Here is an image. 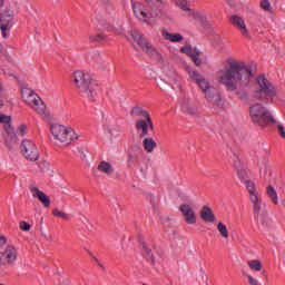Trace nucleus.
I'll return each instance as SVG.
<instances>
[{
    "instance_id": "f257e3e1",
    "label": "nucleus",
    "mask_w": 285,
    "mask_h": 285,
    "mask_svg": "<svg viewBox=\"0 0 285 285\" xmlns=\"http://www.w3.org/2000/svg\"><path fill=\"white\" fill-rule=\"evenodd\" d=\"M253 79V67L239 62L233 61L229 63L223 75L219 76V83L225 86L229 92H235L237 88H247Z\"/></svg>"
},
{
    "instance_id": "f03ea898",
    "label": "nucleus",
    "mask_w": 285,
    "mask_h": 285,
    "mask_svg": "<svg viewBox=\"0 0 285 285\" xmlns=\"http://www.w3.org/2000/svg\"><path fill=\"white\" fill-rule=\"evenodd\" d=\"M164 8H166L164 0H146V6L141 2L132 3L135 17H137L139 21L147 23V26H155L154 19L164 14Z\"/></svg>"
},
{
    "instance_id": "7ed1b4c3",
    "label": "nucleus",
    "mask_w": 285,
    "mask_h": 285,
    "mask_svg": "<svg viewBox=\"0 0 285 285\" xmlns=\"http://www.w3.org/2000/svg\"><path fill=\"white\" fill-rule=\"evenodd\" d=\"M73 81L81 97H86L90 101H95V97H97V85H95L90 78H86V73L83 71H75Z\"/></svg>"
},
{
    "instance_id": "20e7f679",
    "label": "nucleus",
    "mask_w": 285,
    "mask_h": 285,
    "mask_svg": "<svg viewBox=\"0 0 285 285\" xmlns=\"http://www.w3.org/2000/svg\"><path fill=\"white\" fill-rule=\"evenodd\" d=\"M258 89L254 91L253 97L257 101H266V99H273L277 96V88L265 75H259L256 78Z\"/></svg>"
},
{
    "instance_id": "39448f33",
    "label": "nucleus",
    "mask_w": 285,
    "mask_h": 285,
    "mask_svg": "<svg viewBox=\"0 0 285 285\" xmlns=\"http://www.w3.org/2000/svg\"><path fill=\"white\" fill-rule=\"evenodd\" d=\"M244 184L249 196L254 218L258 217L259 215H264V213H266V203H264L262 195L259 194V191H257L255 183H253L252 180H245Z\"/></svg>"
},
{
    "instance_id": "423d86ee",
    "label": "nucleus",
    "mask_w": 285,
    "mask_h": 285,
    "mask_svg": "<svg viewBox=\"0 0 285 285\" xmlns=\"http://www.w3.org/2000/svg\"><path fill=\"white\" fill-rule=\"evenodd\" d=\"M21 97L22 101L27 104V106H30L37 115H40V117H43L46 115V102L35 92L32 89L24 88L21 90Z\"/></svg>"
},
{
    "instance_id": "0eeeda50",
    "label": "nucleus",
    "mask_w": 285,
    "mask_h": 285,
    "mask_svg": "<svg viewBox=\"0 0 285 285\" xmlns=\"http://www.w3.org/2000/svg\"><path fill=\"white\" fill-rule=\"evenodd\" d=\"M249 115L252 120L257 124V126H268V124H276L273 114H271V111L261 104L252 106L249 108Z\"/></svg>"
},
{
    "instance_id": "6e6552de",
    "label": "nucleus",
    "mask_w": 285,
    "mask_h": 285,
    "mask_svg": "<svg viewBox=\"0 0 285 285\" xmlns=\"http://www.w3.org/2000/svg\"><path fill=\"white\" fill-rule=\"evenodd\" d=\"M131 38L148 55L149 57H153V59H156V61H159L160 63H164V57L160 55V52L148 42L144 36L140 35L139 31L132 30L130 31Z\"/></svg>"
},
{
    "instance_id": "1a4fd4ad",
    "label": "nucleus",
    "mask_w": 285,
    "mask_h": 285,
    "mask_svg": "<svg viewBox=\"0 0 285 285\" xmlns=\"http://www.w3.org/2000/svg\"><path fill=\"white\" fill-rule=\"evenodd\" d=\"M51 135L62 144H72V141L79 139V135H77L75 129L59 124L51 126Z\"/></svg>"
},
{
    "instance_id": "9d476101",
    "label": "nucleus",
    "mask_w": 285,
    "mask_h": 285,
    "mask_svg": "<svg viewBox=\"0 0 285 285\" xmlns=\"http://www.w3.org/2000/svg\"><path fill=\"white\" fill-rule=\"evenodd\" d=\"M20 153L27 161H39V148L31 139H23L20 144Z\"/></svg>"
},
{
    "instance_id": "9b49d317",
    "label": "nucleus",
    "mask_w": 285,
    "mask_h": 285,
    "mask_svg": "<svg viewBox=\"0 0 285 285\" xmlns=\"http://www.w3.org/2000/svg\"><path fill=\"white\" fill-rule=\"evenodd\" d=\"M12 21H14V9H12V7H7L0 13V30L2 32V39H8V37H10Z\"/></svg>"
},
{
    "instance_id": "f8f14e48",
    "label": "nucleus",
    "mask_w": 285,
    "mask_h": 285,
    "mask_svg": "<svg viewBox=\"0 0 285 285\" xmlns=\"http://www.w3.org/2000/svg\"><path fill=\"white\" fill-rule=\"evenodd\" d=\"M17 257H19L17 247L12 244L6 245L0 252V264L2 266H12L17 262Z\"/></svg>"
},
{
    "instance_id": "ddd939ff",
    "label": "nucleus",
    "mask_w": 285,
    "mask_h": 285,
    "mask_svg": "<svg viewBox=\"0 0 285 285\" xmlns=\"http://www.w3.org/2000/svg\"><path fill=\"white\" fill-rule=\"evenodd\" d=\"M136 130L138 132L139 139L148 137L149 130H155V125L153 124V118L148 117L145 119H139L136 121Z\"/></svg>"
},
{
    "instance_id": "4468645a",
    "label": "nucleus",
    "mask_w": 285,
    "mask_h": 285,
    "mask_svg": "<svg viewBox=\"0 0 285 285\" xmlns=\"http://www.w3.org/2000/svg\"><path fill=\"white\" fill-rule=\"evenodd\" d=\"M187 72H188L190 79H193V81H195V83H197V86L200 88V90L203 92H206L207 89L213 87V86H210V82H208L204 78V76H202V73H199L197 70L187 68Z\"/></svg>"
},
{
    "instance_id": "2eb2a0df",
    "label": "nucleus",
    "mask_w": 285,
    "mask_h": 285,
    "mask_svg": "<svg viewBox=\"0 0 285 285\" xmlns=\"http://www.w3.org/2000/svg\"><path fill=\"white\" fill-rule=\"evenodd\" d=\"M229 23H232V26L236 28V30H238L243 37L249 36L248 28L246 27V21L244 20V18L237 14H233L229 17Z\"/></svg>"
},
{
    "instance_id": "dca6fc26",
    "label": "nucleus",
    "mask_w": 285,
    "mask_h": 285,
    "mask_svg": "<svg viewBox=\"0 0 285 285\" xmlns=\"http://www.w3.org/2000/svg\"><path fill=\"white\" fill-rule=\"evenodd\" d=\"M180 52H183V55H188L191 61H194L195 66H202V59H199V57H202V51H199L197 48L186 45L180 48Z\"/></svg>"
},
{
    "instance_id": "f3484780",
    "label": "nucleus",
    "mask_w": 285,
    "mask_h": 285,
    "mask_svg": "<svg viewBox=\"0 0 285 285\" xmlns=\"http://www.w3.org/2000/svg\"><path fill=\"white\" fill-rule=\"evenodd\" d=\"M180 213L185 217L187 224H197V216H195V210L190 205L183 204L179 207Z\"/></svg>"
},
{
    "instance_id": "a211bd4d",
    "label": "nucleus",
    "mask_w": 285,
    "mask_h": 285,
    "mask_svg": "<svg viewBox=\"0 0 285 285\" xmlns=\"http://www.w3.org/2000/svg\"><path fill=\"white\" fill-rule=\"evenodd\" d=\"M203 92L205 95V99H207L209 104H213V106H219L222 101V96L219 95V91H217L215 87L212 86Z\"/></svg>"
},
{
    "instance_id": "6ab92c4d",
    "label": "nucleus",
    "mask_w": 285,
    "mask_h": 285,
    "mask_svg": "<svg viewBox=\"0 0 285 285\" xmlns=\"http://www.w3.org/2000/svg\"><path fill=\"white\" fill-rule=\"evenodd\" d=\"M10 121H12V118L10 116L0 114V124H4V130L8 137L17 141V134H14V128H12V125H10Z\"/></svg>"
},
{
    "instance_id": "aec40b11",
    "label": "nucleus",
    "mask_w": 285,
    "mask_h": 285,
    "mask_svg": "<svg viewBox=\"0 0 285 285\" xmlns=\"http://www.w3.org/2000/svg\"><path fill=\"white\" fill-rule=\"evenodd\" d=\"M30 191L32 193L33 197L40 200L45 208H50V197H48L46 193L39 190V188L37 187H32Z\"/></svg>"
},
{
    "instance_id": "412c9836",
    "label": "nucleus",
    "mask_w": 285,
    "mask_h": 285,
    "mask_svg": "<svg viewBox=\"0 0 285 285\" xmlns=\"http://www.w3.org/2000/svg\"><path fill=\"white\" fill-rule=\"evenodd\" d=\"M254 219H256L258 226H262V228H271L273 226V218L268 216V212L254 217Z\"/></svg>"
},
{
    "instance_id": "4be33fe9",
    "label": "nucleus",
    "mask_w": 285,
    "mask_h": 285,
    "mask_svg": "<svg viewBox=\"0 0 285 285\" xmlns=\"http://www.w3.org/2000/svg\"><path fill=\"white\" fill-rule=\"evenodd\" d=\"M200 218L203 219V222L213 224V222H215L216 217L215 214L213 213V209H210V207L208 206H203L202 210H200Z\"/></svg>"
},
{
    "instance_id": "5701e85b",
    "label": "nucleus",
    "mask_w": 285,
    "mask_h": 285,
    "mask_svg": "<svg viewBox=\"0 0 285 285\" xmlns=\"http://www.w3.org/2000/svg\"><path fill=\"white\" fill-rule=\"evenodd\" d=\"M161 35L166 41H170L171 43H180V41H184V36H181V33H170L163 30Z\"/></svg>"
},
{
    "instance_id": "b1692460",
    "label": "nucleus",
    "mask_w": 285,
    "mask_h": 285,
    "mask_svg": "<svg viewBox=\"0 0 285 285\" xmlns=\"http://www.w3.org/2000/svg\"><path fill=\"white\" fill-rule=\"evenodd\" d=\"M180 109L185 112V115H197V107H195V105H193V102L189 100H183Z\"/></svg>"
},
{
    "instance_id": "393cba45",
    "label": "nucleus",
    "mask_w": 285,
    "mask_h": 285,
    "mask_svg": "<svg viewBox=\"0 0 285 285\" xmlns=\"http://www.w3.org/2000/svg\"><path fill=\"white\" fill-rule=\"evenodd\" d=\"M142 147L144 150L147 151L148 154L155 153V148H157V141L155 139L147 137L142 140Z\"/></svg>"
},
{
    "instance_id": "a878e982",
    "label": "nucleus",
    "mask_w": 285,
    "mask_h": 285,
    "mask_svg": "<svg viewBox=\"0 0 285 285\" xmlns=\"http://www.w3.org/2000/svg\"><path fill=\"white\" fill-rule=\"evenodd\" d=\"M266 195L268 199H271V202L274 204V206H277V204H279V198L277 196V190L275 189V187L269 185L266 188Z\"/></svg>"
},
{
    "instance_id": "bb28decb",
    "label": "nucleus",
    "mask_w": 285,
    "mask_h": 285,
    "mask_svg": "<svg viewBox=\"0 0 285 285\" xmlns=\"http://www.w3.org/2000/svg\"><path fill=\"white\" fill-rule=\"evenodd\" d=\"M99 173H104V175H112L115 173V168H112V165L107 161H100L98 165Z\"/></svg>"
},
{
    "instance_id": "cd10ccee",
    "label": "nucleus",
    "mask_w": 285,
    "mask_h": 285,
    "mask_svg": "<svg viewBox=\"0 0 285 285\" xmlns=\"http://www.w3.org/2000/svg\"><path fill=\"white\" fill-rule=\"evenodd\" d=\"M130 115L134 117H142L144 119H148V117H150V114H148L146 110H144V108L139 106L134 107L130 111Z\"/></svg>"
},
{
    "instance_id": "c85d7f7f",
    "label": "nucleus",
    "mask_w": 285,
    "mask_h": 285,
    "mask_svg": "<svg viewBox=\"0 0 285 285\" xmlns=\"http://www.w3.org/2000/svg\"><path fill=\"white\" fill-rule=\"evenodd\" d=\"M142 253L147 259L155 262V256H153V249H150L149 246L145 243H142Z\"/></svg>"
},
{
    "instance_id": "c756f323",
    "label": "nucleus",
    "mask_w": 285,
    "mask_h": 285,
    "mask_svg": "<svg viewBox=\"0 0 285 285\" xmlns=\"http://www.w3.org/2000/svg\"><path fill=\"white\" fill-rule=\"evenodd\" d=\"M106 40V36L104 33H97L95 35H90L89 36V41H91L92 43H101V41Z\"/></svg>"
},
{
    "instance_id": "7c9ffc66",
    "label": "nucleus",
    "mask_w": 285,
    "mask_h": 285,
    "mask_svg": "<svg viewBox=\"0 0 285 285\" xmlns=\"http://www.w3.org/2000/svg\"><path fill=\"white\" fill-rule=\"evenodd\" d=\"M217 230H218L219 235H222L224 237V239H228V228L226 227V225L224 223H218Z\"/></svg>"
},
{
    "instance_id": "2f4dec72",
    "label": "nucleus",
    "mask_w": 285,
    "mask_h": 285,
    "mask_svg": "<svg viewBox=\"0 0 285 285\" xmlns=\"http://www.w3.org/2000/svg\"><path fill=\"white\" fill-rule=\"evenodd\" d=\"M247 265L249 266L250 271H256V273L262 271V262L259 261H248Z\"/></svg>"
},
{
    "instance_id": "473e14b6",
    "label": "nucleus",
    "mask_w": 285,
    "mask_h": 285,
    "mask_svg": "<svg viewBox=\"0 0 285 285\" xmlns=\"http://www.w3.org/2000/svg\"><path fill=\"white\" fill-rule=\"evenodd\" d=\"M52 215L53 217H60V219H70V216L68 214L57 208L52 210Z\"/></svg>"
},
{
    "instance_id": "72a5a7b5",
    "label": "nucleus",
    "mask_w": 285,
    "mask_h": 285,
    "mask_svg": "<svg viewBox=\"0 0 285 285\" xmlns=\"http://www.w3.org/2000/svg\"><path fill=\"white\" fill-rule=\"evenodd\" d=\"M27 132H28V126L20 125L18 127L17 134L20 135V137H24V135H27Z\"/></svg>"
},
{
    "instance_id": "f704fd0d",
    "label": "nucleus",
    "mask_w": 285,
    "mask_h": 285,
    "mask_svg": "<svg viewBox=\"0 0 285 285\" xmlns=\"http://www.w3.org/2000/svg\"><path fill=\"white\" fill-rule=\"evenodd\" d=\"M261 8H263V10H266L267 12H271V10H272L271 1L262 0L261 1Z\"/></svg>"
},
{
    "instance_id": "c9c22d12",
    "label": "nucleus",
    "mask_w": 285,
    "mask_h": 285,
    "mask_svg": "<svg viewBox=\"0 0 285 285\" xmlns=\"http://www.w3.org/2000/svg\"><path fill=\"white\" fill-rule=\"evenodd\" d=\"M177 6L179 7L180 10H184L185 12L190 10L188 8V2H186V0H181V1L177 2Z\"/></svg>"
},
{
    "instance_id": "e433bc0d",
    "label": "nucleus",
    "mask_w": 285,
    "mask_h": 285,
    "mask_svg": "<svg viewBox=\"0 0 285 285\" xmlns=\"http://www.w3.org/2000/svg\"><path fill=\"white\" fill-rule=\"evenodd\" d=\"M30 228H32V226L26 220L20 222V230H30Z\"/></svg>"
},
{
    "instance_id": "4c0bfd02",
    "label": "nucleus",
    "mask_w": 285,
    "mask_h": 285,
    "mask_svg": "<svg viewBox=\"0 0 285 285\" xmlns=\"http://www.w3.org/2000/svg\"><path fill=\"white\" fill-rule=\"evenodd\" d=\"M247 281L249 285H262L257 278L253 277L252 275H247Z\"/></svg>"
},
{
    "instance_id": "58836bf2",
    "label": "nucleus",
    "mask_w": 285,
    "mask_h": 285,
    "mask_svg": "<svg viewBox=\"0 0 285 285\" xmlns=\"http://www.w3.org/2000/svg\"><path fill=\"white\" fill-rule=\"evenodd\" d=\"M8 244V238H6V236H0V248L1 250H3V248H6V246Z\"/></svg>"
},
{
    "instance_id": "ea45409f",
    "label": "nucleus",
    "mask_w": 285,
    "mask_h": 285,
    "mask_svg": "<svg viewBox=\"0 0 285 285\" xmlns=\"http://www.w3.org/2000/svg\"><path fill=\"white\" fill-rule=\"evenodd\" d=\"M278 132H279L281 137H282L283 139H285L284 126L278 125Z\"/></svg>"
},
{
    "instance_id": "a19ab883",
    "label": "nucleus",
    "mask_w": 285,
    "mask_h": 285,
    "mask_svg": "<svg viewBox=\"0 0 285 285\" xmlns=\"http://www.w3.org/2000/svg\"><path fill=\"white\" fill-rule=\"evenodd\" d=\"M237 96L239 97V99H242V101H246V99L248 98L247 94L237 92Z\"/></svg>"
},
{
    "instance_id": "79ce46f5",
    "label": "nucleus",
    "mask_w": 285,
    "mask_h": 285,
    "mask_svg": "<svg viewBox=\"0 0 285 285\" xmlns=\"http://www.w3.org/2000/svg\"><path fill=\"white\" fill-rule=\"evenodd\" d=\"M105 128L108 130L109 135H115L114 131H112V129H110L109 126H105Z\"/></svg>"
},
{
    "instance_id": "37998d69",
    "label": "nucleus",
    "mask_w": 285,
    "mask_h": 285,
    "mask_svg": "<svg viewBox=\"0 0 285 285\" xmlns=\"http://www.w3.org/2000/svg\"><path fill=\"white\" fill-rule=\"evenodd\" d=\"M130 161H132V155H128V164H130Z\"/></svg>"
},
{
    "instance_id": "c03bdc74",
    "label": "nucleus",
    "mask_w": 285,
    "mask_h": 285,
    "mask_svg": "<svg viewBox=\"0 0 285 285\" xmlns=\"http://www.w3.org/2000/svg\"><path fill=\"white\" fill-rule=\"evenodd\" d=\"M4 48L3 45L0 42V52H3Z\"/></svg>"
},
{
    "instance_id": "a18cd8bd",
    "label": "nucleus",
    "mask_w": 285,
    "mask_h": 285,
    "mask_svg": "<svg viewBox=\"0 0 285 285\" xmlns=\"http://www.w3.org/2000/svg\"><path fill=\"white\" fill-rule=\"evenodd\" d=\"M101 3H108V0H100Z\"/></svg>"
},
{
    "instance_id": "49530a36",
    "label": "nucleus",
    "mask_w": 285,
    "mask_h": 285,
    "mask_svg": "<svg viewBox=\"0 0 285 285\" xmlns=\"http://www.w3.org/2000/svg\"><path fill=\"white\" fill-rule=\"evenodd\" d=\"M0 6H3V0H0Z\"/></svg>"
},
{
    "instance_id": "de8ad7c7",
    "label": "nucleus",
    "mask_w": 285,
    "mask_h": 285,
    "mask_svg": "<svg viewBox=\"0 0 285 285\" xmlns=\"http://www.w3.org/2000/svg\"><path fill=\"white\" fill-rule=\"evenodd\" d=\"M117 130H118V132H119V127H117Z\"/></svg>"
}]
</instances>
